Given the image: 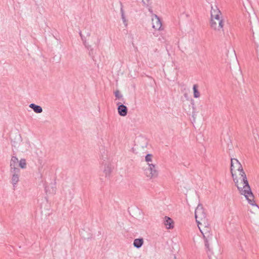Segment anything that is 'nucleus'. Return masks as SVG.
I'll return each instance as SVG.
<instances>
[{
	"label": "nucleus",
	"mask_w": 259,
	"mask_h": 259,
	"mask_svg": "<svg viewBox=\"0 0 259 259\" xmlns=\"http://www.w3.org/2000/svg\"><path fill=\"white\" fill-rule=\"evenodd\" d=\"M12 178H11V183L14 187L16 186L18 182L19 181V177L20 174V170L19 171H10Z\"/></svg>",
	"instance_id": "nucleus-10"
},
{
	"label": "nucleus",
	"mask_w": 259,
	"mask_h": 259,
	"mask_svg": "<svg viewBox=\"0 0 259 259\" xmlns=\"http://www.w3.org/2000/svg\"><path fill=\"white\" fill-rule=\"evenodd\" d=\"M154 18L152 19V27L155 30H162V22L160 18L156 14H154Z\"/></svg>",
	"instance_id": "nucleus-7"
},
{
	"label": "nucleus",
	"mask_w": 259,
	"mask_h": 259,
	"mask_svg": "<svg viewBox=\"0 0 259 259\" xmlns=\"http://www.w3.org/2000/svg\"><path fill=\"white\" fill-rule=\"evenodd\" d=\"M222 15L221 11L219 10L217 5H214L211 7L210 16Z\"/></svg>",
	"instance_id": "nucleus-14"
},
{
	"label": "nucleus",
	"mask_w": 259,
	"mask_h": 259,
	"mask_svg": "<svg viewBox=\"0 0 259 259\" xmlns=\"http://www.w3.org/2000/svg\"><path fill=\"white\" fill-rule=\"evenodd\" d=\"M117 107V111L119 115L121 116H125L127 113V108L126 106L124 105L121 102H118L116 103Z\"/></svg>",
	"instance_id": "nucleus-9"
},
{
	"label": "nucleus",
	"mask_w": 259,
	"mask_h": 259,
	"mask_svg": "<svg viewBox=\"0 0 259 259\" xmlns=\"http://www.w3.org/2000/svg\"><path fill=\"white\" fill-rule=\"evenodd\" d=\"M153 155L151 154H148L145 156V160L146 161L149 162L152 161V158Z\"/></svg>",
	"instance_id": "nucleus-24"
},
{
	"label": "nucleus",
	"mask_w": 259,
	"mask_h": 259,
	"mask_svg": "<svg viewBox=\"0 0 259 259\" xmlns=\"http://www.w3.org/2000/svg\"><path fill=\"white\" fill-rule=\"evenodd\" d=\"M197 226L203 235L205 242V246L208 251H210L209 245L211 243L213 237L210 232V228L209 227V224L207 223L206 225L197 224Z\"/></svg>",
	"instance_id": "nucleus-2"
},
{
	"label": "nucleus",
	"mask_w": 259,
	"mask_h": 259,
	"mask_svg": "<svg viewBox=\"0 0 259 259\" xmlns=\"http://www.w3.org/2000/svg\"><path fill=\"white\" fill-rule=\"evenodd\" d=\"M231 172L233 181L240 193L245 197L250 205L255 206L258 208V206L254 200V195L251 191L242 165L236 158H231Z\"/></svg>",
	"instance_id": "nucleus-1"
},
{
	"label": "nucleus",
	"mask_w": 259,
	"mask_h": 259,
	"mask_svg": "<svg viewBox=\"0 0 259 259\" xmlns=\"http://www.w3.org/2000/svg\"><path fill=\"white\" fill-rule=\"evenodd\" d=\"M224 21L222 15L210 16V25L212 29L215 30L224 31Z\"/></svg>",
	"instance_id": "nucleus-4"
},
{
	"label": "nucleus",
	"mask_w": 259,
	"mask_h": 259,
	"mask_svg": "<svg viewBox=\"0 0 259 259\" xmlns=\"http://www.w3.org/2000/svg\"><path fill=\"white\" fill-rule=\"evenodd\" d=\"M209 259H212V258L210 257V256H209ZM214 259H217V258L216 257H214Z\"/></svg>",
	"instance_id": "nucleus-29"
},
{
	"label": "nucleus",
	"mask_w": 259,
	"mask_h": 259,
	"mask_svg": "<svg viewBox=\"0 0 259 259\" xmlns=\"http://www.w3.org/2000/svg\"><path fill=\"white\" fill-rule=\"evenodd\" d=\"M18 165L20 166V167L22 168V169L26 168V165H27L26 159H24V158H21L19 161Z\"/></svg>",
	"instance_id": "nucleus-21"
},
{
	"label": "nucleus",
	"mask_w": 259,
	"mask_h": 259,
	"mask_svg": "<svg viewBox=\"0 0 259 259\" xmlns=\"http://www.w3.org/2000/svg\"><path fill=\"white\" fill-rule=\"evenodd\" d=\"M100 39H99V38H98V39H97V42H96V43H95V45H96V46L98 47V46H99V44H100Z\"/></svg>",
	"instance_id": "nucleus-26"
},
{
	"label": "nucleus",
	"mask_w": 259,
	"mask_h": 259,
	"mask_svg": "<svg viewBox=\"0 0 259 259\" xmlns=\"http://www.w3.org/2000/svg\"><path fill=\"white\" fill-rule=\"evenodd\" d=\"M142 3H143V5L146 7H149L152 4L151 0H146V1L142 0Z\"/></svg>",
	"instance_id": "nucleus-23"
},
{
	"label": "nucleus",
	"mask_w": 259,
	"mask_h": 259,
	"mask_svg": "<svg viewBox=\"0 0 259 259\" xmlns=\"http://www.w3.org/2000/svg\"><path fill=\"white\" fill-rule=\"evenodd\" d=\"M234 78L236 81H241L243 80V75L240 70H238L235 73Z\"/></svg>",
	"instance_id": "nucleus-19"
},
{
	"label": "nucleus",
	"mask_w": 259,
	"mask_h": 259,
	"mask_svg": "<svg viewBox=\"0 0 259 259\" xmlns=\"http://www.w3.org/2000/svg\"><path fill=\"white\" fill-rule=\"evenodd\" d=\"M11 144L12 146H14L15 147H17L18 146L17 143L15 142V141H12Z\"/></svg>",
	"instance_id": "nucleus-25"
},
{
	"label": "nucleus",
	"mask_w": 259,
	"mask_h": 259,
	"mask_svg": "<svg viewBox=\"0 0 259 259\" xmlns=\"http://www.w3.org/2000/svg\"><path fill=\"white\" fill-rule=\"evenodd\" d=\"M251 30L252 33L253 40L254 43L256 44V47L258 48L259 45L256 41L255 39H257V40H259V25L258 28L257 29H255V31L252 28L251 29ZM257 57L259 59V53H257Z\"/></svg>",
	"instance_id": "nucleus-12"
},
{
	"label": "nucleus",
	"mask_w": 259,
	"mask_h": 259,
	"mask_svg": "<svg viewBox=\"0 0 259 259\" xmlns=\"http://www.w3.org/2000/svg\"><path fill=\"white\" fill-rule=\"evenodd\" d=\"M112 167L110 164H108L105 165V168L104 169V172L105 174L106 177H108L110 176L111 171H112Z\"/></svg>",
	"instance_id": "nucleus-18"
},
{
	"label": "nucleus",
	"mask_w": 259,
	"mask_h": 259,
	"mask_svg": "<svg viewBox=\"0 0 259 259\" xmlns=\"http://www.w3.org/2000/svg\"><path fill=\"white\" fill-rule=\"evenodd\" d=\"M163 224L167 229H171L174 227V222L169 217L165 216L163 219Z\"/></svg>",
	"instance_id": "nucleus-11"
},
{
	"label": "nucleus",
	"mask_w": 259,
	"mask_h": 259,
	"mask_svg": "<svg viewBox=\"0 0 259 259\" xmlns=\"http://www.w3.org/2000/svg\"><path fill=\"white\" fill-rule=\"evenodd\" d=\"M148 167L145 170L146 177L149 179H154L158 177V171L156 169V165L152 163H148Z\"/></svg>",
	"instance_id": "nucleus-6"
},
{
	"label": "nucleus",
	"mask_w": 259,
	"mask_h": 259,
	"mask_svg": "<svg viewBox=\"0 0 259 259\" xmlns=\"http://www.w3.org/2000/svg\"><path fill=\"white\" fill-rule=\"evenodd\" d=\"M19 163L18 158L15 156H13L11 157V159L10 160V171H19L20 169L17 167Z\"/></svg>",
	"instance_id": "nucleus-8"
},
{
	"label": "nucleus",
	"mask_w": 259,
	"mask_h": 259,
	"mask_svg": "<svg viewBox=\"0 0 259 259\" xmlns=\"http://www.w3.org/2000/svg\"><path fill=\"white\" fill-rule=\"evenodd\" d=\"M195 217L197 224L203 225L207 224L206 214L202 204H198L196 207L195 211Z\"/></svg>",
	"instance_id": "nucleus-3"
},
{
	"label": "nucleus",
	"mask_w": 259,
	"mask_h": 259,
	"mask_svg": "<svg viewBox=\"0 0 259 259\" xmlns=\"http://www.w3.org/2000/svg\"><path fill=\"white\" fill-rule=\"evenodd\" d=\"M29 107L31 108L36 113H40L42 112V109L41 107L34 103L30 104Z\"/></svg>",
	"instance_id": "nucleus-13"
},
{
	"label": "nucleus",
	"mask_w": 259,
	"mask_h": 259,
	"mask_svg": "<svg viewBox=\"0 0 259 259\" xmlns=\"http://www.w3.org/2000/svg\"><path fill=\"white\" fill-rule=\"evenodd\" d=\"M148 10L150 12L152 13V9L151 7H149V8H148Z\"/></svg>",
	"instance_id": "nucleus-27"
},
{
	"label": "nucleus",
	"mask_w": 259,
	"mask_h": 259,
	"mask_svg": "<svg viewBox=\"0 0 259 259\" xmlns=\"http://www.w3.org/2000/svg\"><path fill=\"white\" fill-rule=\"evenodd\" d=\"M116 99H120L123 102V103H125L123 95L120 93L119 90H116L114 93Z\"/></svg>",
	"instance_id": "nucleus-20"
},
{
	"label": "nucleus",
	"mask_w": 259,
	"mask_h": 259,
	"mask_svg": "<svg viewBox=\"0 0 259 259\" xmlns=\"http://www.w3.org/2000/svg\"><path fill=\"white\" fill-rule=\"evenodd\" d=\"M144 243V240L143 238L135 239L134 241L133 245L137 248H140L142 247Z\"/></svg>",
	"instance_id": "nucleus-15"
},
{
	"label": "nucleus",
	"mask_w": 259,
	"mask_h": 259,
	"mask_svg": "<svg viewBox=\"0 0 259 259\" xmlns=\"http://www.w3.org/2000/svg\"><path fill=\"white\" fill-rule=\"evenodd\" d=\"M216 23H217V25H218V22L217 21H216Z\"/></svg>",
	"instance_id": "nucleus-30"
},
{
	"label": "nucleus",
	"mask_w": 259,
	"mask_h": 259,
	"mask_svg": "<svg viewBox=\"0 0 259 259\" xmlns=\"http://www.w3.org/2000/svg\"><path fill=\"white\" fill-rule=\"evenodd\" d=\"M186 98V101H184L183 108L184 110L188 113H193L195 110L194 101L191 98H189L187 94L184 95Z\"/></svg>",
	"instance_id": "nucleus-5"
},
{
	"label": "nucleus",
	"mask_w": 259,
	"mask_h": 259,
	"mask_svg": "<svg viewBox=\"0 0 259 259\" xmlns=\"http://www.w3.org/2000/svg\"><path fill=\"white\" fill-rule=\"evenodd\" d=\"M199 86L197 84H195L193 87V95L195 98H198L200 97V94L198 91Z\"/></svg>",
	"instance_id": "nucleus-17"
},
{
	"label": "nucleus",
	"mask_w": 259,
	"mask_h": 259,
	"mask_svg": "<svg viewBox=\"0 0 259 259\" xmlns=\"http://www.w3.org/2000/svg\"><path fill=\"white\" fill-rule=\"evenodd\" d=\"M79 35L81 36V38L82 39V34H81V31H80V32H79Z\"/></svg>",
	"instance_id": "nucleus-28"
},
{
	"label": "nucleus",
	"mask_w": 259,
	"mask_h": 259,
	"mask_svg": "<svg viewBox=\"0 0 259 259\" xmlns=\"http://www.w3.org/2000/svg\"><path fill=\"white\" fill-rule=\"evenodd\" d=\"M84 45L85 47V48L89 51V54L90 56L92 57V58L94 60V54H95V51L93 49V48H92V46L88 44L87 43L86 41H84Z\"/></svg>",
	"instance_id": "nucleus-16"
},
{
	"label": "nucleus",
	"mask_w": 259,
	"mask_h": 259,
	"mask_svg": "<svg viewBox=\"0 0 259 259\" xmlns=\"http://www.w3.org/2000/svg\"><path fill=\"white\" fill-rule=\"evenodd\" d=\"M120 5H121L120 12H121V18H122L124 24L125 25H127V23H126V19H125V16H124V10L123 9V6H122V4L121 3H120Z\"/></svg>",
	"instance_id": "nucleus-22"
}]
</instances>
